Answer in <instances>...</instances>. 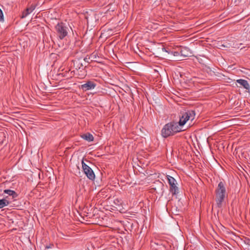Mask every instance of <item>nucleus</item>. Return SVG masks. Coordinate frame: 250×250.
Instances as JSON below:
<instances>
[{
  "mask_svg": "<svg viewBox=\"0 0 250 250\" xmlns=\"http://www.w3.org/2000/svg\"><path fill=\"white\" fill-rule=\"evenodd\" d=\"M180 54L183 57H188L190 55V49L187 47H181L180 48Z\"/></svg>",
  "mask_w": 250,
  "mask_h": 250,
  "instance_id": "obj_10",
  "label": "nucleus"
},
{
  "mask_svg": "<svg viewBox=\"0 0 250 250\" xmlns=\"http://www.w3.org/2000/svg\"><path fill=\"white\" fill-rule=\"evenodd\" d=\"M195 112L194 111H188L187 112L184 113L181 117L180 118L179 121L177 122L178 125L180 126V129H182V127L187 122L188 120L192 121L194 119Z\"/></svg>",
  "mask_w": 250,
  "mask_h": 250,
  "instance_id": "obj_3",
  "label": "nucleus"
},
{
  "mask_svg": "<svg viewBox=\"0 0 250 250\" xmlns=\"http://www.w3.org/2000/svg\"><path fill=\"white\" fill-rule=\"evenodd\" d=\"M4 192L9 194V195H12V197H14V194H15V192L14 190H12L10 189H5L4 190Z\"/></svg>",
  "mask_w": 250,
  "mask_h": 250,
  "instance_id": "obj_13",
  "label": "nucleus"
},
{
  "mask_svg": "<svg viewBox=\"0 0 250 250\" xmlns=\"http://www.w3.org/2000/svg\"><path fill=\"white\" fill-rule=\"evenodd\" d=\"M170 54L173 55L174 56H178L180 54V52H179L178 51H171L170 52Z\"/></svg>",
  "mask_w": 250,
  "mask_h": 250,
  "instance_id": "obj_14",
  "label": "nucleus"
},
{
  "mask_svg": "<svg viewBox=\"0 0 250 250\" xmlns=\"http://www.w3.org/2000/svg\"><path fill=\"white\" fill-rule=\"evenodd\" d=\"M0 21H4V17L2 11L0 8Z\"/></svg>",
  "mask_w": 250,
  "mask_h": 250,
  "instance_id": "obj_15",
  "label": "nucleus"
},
{
  "mask_svg": "<svg viewBox=\"0 0 250 250\" xmlns=\"http://www.w3.org/2000/svg\"><path fill=\"white\" fill-rule=\"evenodd\" d=\"M51 248V246H46L45 247V249H49V248Z\"/></svg>",
  "mask_w": 250,
  "mask_h": 250,
  "instance_id": "obj_16",
  "label": "nucleus"
},
{
  "mask_svg": "<svg viewBox=\"0 0 250 250\" xmlns=\"http://www.w3.org/2000/svg\"><path fill=\"white\" fill-rule=\"evenodd\" d=\"M167 179L170 186V191L172 195L176 194L178 192V188L176 186L177 183L175 179L173 177L169 175L167 176Z\"/></svg>",
  "mask_w": 250,
  "mask_h": 250,
  "instance_id": "obj_6",
  "label": "nucleus"
},
{
  "mask_svg": "<svg viewBox=\"0 0 250 250\" xmlns=\"http://www.w3.org/2000/svg\"><path fill=\"white\" fill-rule=\"evenodd\" d=\"M227 196L225 184L220 182L215 189V200L219 208L222 207V203Z\"/></svg>",
  "mask_w": 250,
  "mask_h": 250,
  "instance_id": "obj_2",
  "label": "nucleus"
},
{
  "mask_svg": "<svg viewBox=\"0 0 250 250\" xmlns=\"http://www.w3.org/2000/svg\"><path fill=\"white\" fill-rule=\"evenodd\" d=\"M57 35L60 39L62 40L68 34V28L63 23H58L55 26Z\"/></svg>",
  "mask_w": 250,
  "mask_h": 250,
  "instance_id": "obj_4",
  "label": "nucleus"
},
{
  "mask_svg": "<svg viewBox=\"0 0 250 250\" xmlns=\"http://www.w3.org/2000/svg\"><path fill=\"white\" fill-rule=\"evenodd\" d=\"M82 164L83 169L87 177L91 180H94L95 175L93 170L83 161H82Z\"/></svg>",
  "mask_w": 250,
  "mask_h": 250,
  "instance_id": "obj_5",
  "label": "nucleus"
},
{
  "mask_svg": "<svg viewBox=\"0 0 250 250\" xmlns=\"http://www.w3.org/2000/svg\"><path fill=\"white\" fill-rule=\"evenodd\" d=\"M36 6L34 4H32L30 7H27L24 11L22 12V14L20 16L21 19H23L31 13L35 9Z\"/></svg>",
  "mask_w": 250,
  "mask_h": 250,
  "instance_id": "obj_8",
  "label": "nucleus"
},
{
  "mask_svg": "<svg viewBox=\"0 0 250 250\" xmlns=\"http://www.w3.org/2000/svg\"><path fill=\"white\" fill-rule=\"evenodd\" d=\"M9 203L10 202L5 199H0V208L7 206Z\"/></svg>",
  "mask_w": 250,
  "mask_h": 250,
  "instance_id": "obj_12",
  "label": "nucleus"
},
{
  "mask_svg": "<svg viewBox=\"0 0 250 250\" xmlns=\"http://www.w3.org/2000/svg\"><path fill=\"white\" fill-rule=\"evenodd\" d=\"M81 137L83 139L88 142L93 141L94 140V137L93 135L89 133H86L85 134H83L82 135H81Z\"/></svg>",
  "mask_w": 250,
  "mask_h": 250,
  "instance_id": "obj_11",
  "label": "nucleus"
},
{
  "mask_svg": "<svg viewBox=\"0 0 250 250\" xmlns=\"http://www.w3.org/2000/svg\"><path fill=\"white\" fill-rule=\"evenodd\" d=\"M236 83L240 85V86H238V87H243L246 90H250V86L247 81L243 79H238L236 80Z\"/></svg>",
  "mask_w": 250,
  "mask_h": 250,
  "instance_id": "obj_9",
  "label": "nucleus"
},
{
  "mask_svg": "<svg viewBox=\"0 0 250 250\" xmlns=\"http://www.w3.org/2000/svg\"><path fill=\"white\" fill-rule=\"evenodd\" d=\"M96 86V84L90 81L87 82L81 85V89L83 91H87L93 89Z\"/></svg>",
  "mask_w": 250,
  "mask_h": 250,
  "instance_id": "obj_7",
  "label": "nucleus"
},
{
  "mask_svg": "<svg viewBox=\"0 0 250 250\" xmlns=\"http://www.w3.org/2000/svg\"><path fill=\"white\" fill-rule=\"evenodd\" d=\"M183 130L184 129L180 128V126L177 122H172L165 125L162 129L161 133L164 137L167 138Z\"/></svg>",
  "mask_w": 250,
  "mask_h": 250,
  "instance_id": "obj_1",
  "label": "nucleus"
}]
</instances>
